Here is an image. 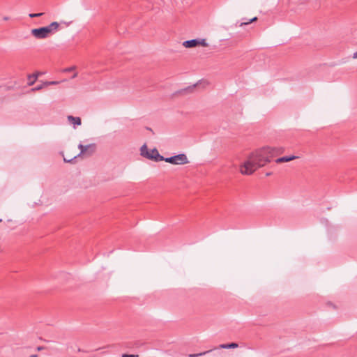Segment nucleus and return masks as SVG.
I'll return each mask as SVG.
<instances>
[{
    "label": "nucleus",
    "mask_w": 357,
    "mask_h": 357,
    "mask_svg": "<svg viewBox=\"0 0 357 357\" xmlns=\"http://www.w3.org/2000/svg\"><path fill=\"white\" fill-rule=\"evenodd\" d=\"M282 147L266 146L252 153L246 161L241 166L243 174L250 175L258 168L271 162V159L283 152Z\"/></svg>",
    "instance_id": "nucleus-1"
},
{
    "label": "nucleus",
    "mask_w": 357,
    "mask_h": 357,
    "mask_svg": "<svg viewBox=\"0 0 357 357\" xmlns=\"http://www.w3.org/2000/svg\"><path fill=\"white\" fill-rule=\"evenodd\" d=\"M140 154L142 156L155 162L162 161L164 159V157L159 153L157 149L154 148L149 151L146 144L141 147Z\"/></svg>",
    "instance_id": "nucleus-2"
},
{
    "label": "nucleus",
    "mask_w": 357,
    "mask_h": 357,
    "mask_svg": "<svg viewBox=\"0 0 357 357\" xmlns=\"http://www.w3.org/2000/svg\"><path fill=\"white\" fill-rule=\"evenodd\" d=\"M78 149L80 150V153L77 155L75 156L73 158H71L70 160H67L66 158H63V160L66 162H72L75 158L82 155L91 156L96 151V144L92 143L88 145H83L82 144L80 143L78 145Z\"/></svg>",
    "instance_id": "nucleus-3"
},
{
    "label": "nucleus",
    "mask_w": 357,
    "mask_h": 357,
    "mask_svg": "<svg viewBox=\"0 0 357 357\" xmlns=\"http://www.w3.org/2000/svg\"><path fill=\"white\" fill-rule=\"evenodd\" d=\"M163 160L173 165H185L189 162L186 155L184 153H180L168 158L164 157Z\"/></svg>",
    "instance_id": "nucleus-4"
},
{
    "label": "nucleus",
    "mask_w": 357,
    "mask_h": 357,
    "mask_svg": "<svg viewBox=\"0 0 357 357\" xmlns=\"http://www.w3.org/2000/svg\"><path fill=\"white\" fill-rule=\"evenodd\" d=\"M31 34L37 39H44L47 38L51 33L47 26H43L32 29Z\"/></svg>",
    "instance_id": "nucleus-5"
},
{
    "label": "nucleus",
    "mask_w": 357,
    "mask_h": 357,
    "mask_svg": "<svg viewBox=\"0 0 357 357\" xmlns=\"http://www.w3.org/2000/svg\"><path fill=\"white\" fill-rule=\"evenodd\" d=\"M183 45L186 48H192V47H197L198 45H202L203 47H207L208 44L206 42L205 39L196 38V39H192V40H188L184 41L183 43Z\"/></svg>",
    "instance_id": "nucleus-6"
},
{
    "label": "nucleus",
    "mask_w": 357,
    "mask_h": 357,
    "mask_svg": "<svg viewBox=\"0 0 357 357\" xmlns=\"http://www.w3.org/2000/svg\"><path fill=\"white\" fill-rule=\"evenodd\" d=\"M298 156L296 155H286L283 157L278 158L275 160L276 163H281V162H287L289 161H291L294 159L298 158Z\"/></svg>",
    "instance_id": "nucleus-7"
},
{
    "label": "nucleus",
    "mask_w": 357,
    "mask_h": 357,
    "mask_svg": "<svg viewBox=\"0 0 357 357\" xmlns=\"http://www.w3.org/2000/svg\"><path fill=\"white\" fill-rule=\"evenodd\" d=\"M59 26H60V24L59 22H53L50 24H49L48 26H46L49 29L51 34H53L59 30Z\"/></svg>",
    "instance_id": "nucleus-8"
},
{
    "label": "nucleus",
    "mask_w": 357,
    "mask_h": 357,
    "mask_svg": "<svg viewBox=\"0 0 357 357\" xmlns=\"http://www.w3.org/2000/svg\"><path fill=\"white\" fill-rule=\"evenodd\" d=\"M68 120L71 124H73L74 126H80L82 123V121L79 117H75L70 115L68 116Z\"/></svg>",
    "instance_id": "nucleus-9"
},
{
    "label": "nucleus",
    "mask_w": 357,
    "mask_h": 357,
    "mask_svg": "<svg viewBox=\"0 0 357 357\" xmlns=\"http://www.w3.org/2000/svg\"><path fill=\"white\" fill-rule=\"evenodd\" d=\"M39 74H40L39 73H33V74L28 75V84L29 86H31L35 83Z\"/></svg>",
    "instance_id": "nucleus-10"
},
{
    "label": "nucleus",
    "mask_w": 357,
    "mask_h": 357,
    "mask_svg": "<svg viewBox=\"0 0 357 357\" xmlns=\"http://www.w3.org/2000/svg\"><path fill=\"white\" fill-rule=\"evenodd\" d=\"M238 347V344L236 342H231L229 344H223L220 345V348L222 349H236Z\"/></svg>",
    "instance_id": "nucleus-11"
},
{
    "label": "nucleus",
    "mask_w": 357,
    "mask_h": 357,
    "mask_svg": "<svg viewBox=\"0 0 357 357\" xmlns=\"http://www.w3.org/2000/svg\"><path fill=\"white\" fill-rule=\"evenodd\" d=\"M257 20V17H254L253 18L250 19L249 21L248 22H241L240 24V26H243L244 25H247V24H249L251 22H255Z\"/></svg>",
    "instance_id": "nucleus-12"
},
{
    "label": "nucleus",
    "mask_w": 357,
    "mask_h": 357,
    "mask_svg": "<svg viewBox=\"0 0 357 357\" xmlns=\"http://www.w3.org/2000/svg\"><path fill=\"white\" fill-rule=\"evenodd\" d=\"M43 15V13H30V14L29 15V16L31 18H34V17H41Z\"/></svg>",
    "instance_id": "nucleus-13"
},
{
    "label": "nucleus",
    "mask_w": 357,
    "mask_h": 357,
    "mask_svg": "<svg viewBox=\"0 0 357 357\" xmlns=\"http://www.w3.org/2000/svg\"><path fill=\"white\" fill-rule=\"evenodd\" d=\"M208 351H206V352H202V353H199V354H190L189 355V357H197V356H201L202 355H204L205 354H206Z\"/></svg>",
    "instance_id": "nucleus-14"
},
{
    "label": "nucleus",
    "mask_w": 357,
    "mask_h": 357,
    "mask_svg": "<svg viewBox=\"0 0 357 357\" xmlns=\"http://www.w3.org/2000/svg\"><path fill=\"white\" fill-rule=\"evenodd\" d=\"M45 86L44 83L43 84H40L39 86H36L35 88L32 89V91H38L43 88V86Z\"/></svg>",
    "instance_id": "nucleus-15"
},
{
    "label": "nucleus",
    "mask_w": 357,
    "mask_h": 357,
    "mask_svg": "<svg viewBox=\"0 0 357 357\" xmlns=\"http://www.w3.org/2000/svg\"><path fill=\"white\" fill-rule=\"evenodd\" d=\"M57 83H58L57 82L52 81V82H46L44 83V84L45 86H49V85H52V84H56Z\"/></svg>",
    "instance_id": "nucleus-16"
},
{
    "label": "nucleus",
    "mask_w": 357,
    "mask_h": 357,
    "mask_svg": "<svg viewBox=\"0 0 357 357\" xmlns=\"http://www.w3.org/2000/svg\"><path fill=\"white\" fill-rule=\"evenodd\" d=\"M122 357H139L138 355H135V354H123L122 355Z\"/></svg>",
    "instance_id": "nucleus-17"
},
{
    "label": "nucleus",
    "mask_w": 357,
    "mask_h": 357,
    "mask_svg": "<svg viewBox=\"0 0 357 357\" xmlns=\"http://www.w3.org/2000/svg\"><path fill=\"white\" fill-rule=\"evenodd\" d=\"M75 69V66H72V67H70V68H66L64 70V71L66 72H70V71H73Z\"/></svg>",
    "instance_id": "nucleus-18"
},
{
    "label": "nucleus",
    "mask_w": 357,
    "mask_h": 357,
    "mask_svg": "<svg viewBox=\"0 0 357 357\" xmlns=\"http://www.w3.org/2000/svg\"><path fill=\"white\" fill-rule=\"evenodd\" d=\"M353 58L354 59H357V51L356 52L354 53L353 54Z\"/></svg>",
    "instance_id": "nucleus-19"
},
{
    "label": "nucleus",
    "mask_w": 357,
    "mask_h": 357,
    "mask_svg": "<svg viewBox=\"0 0 357 357\" xmlns=\"http://www.w3.org/2000/svg\"><path fill=\"white\" fill-rule=\"evenodd\" d=\"M42 349H43V347H37V350H38V351H41Z\"/></svg>",
    "instance_id": "nucleus-20"
},
{
    "label": "nucleus",
    "mask_w": 357,
    "mask_h": 357,
    "mask_svg": "<svg viewBox=\"0 0 357 357\" xmlns=\"http://www.w3.org/2000/svg\"><path fill=\"white\" fill-rule=\"evenodd\" d=\"M77 73H74V75L72 76V78H75V77H77Z\"/></svg>",
    "instance_id": "nucleus-21"
},
{
    "label": "nucleus",
    "mask_w": 357,
    "mask_h": 357,
    "mask_svg": "<svg viewBox=\"0 0 357 357\" xmlns=\"http://www.w3.org/2000/svg\"><path fill=\"white\" fill-rule=\"evenodd\" d=\"M8 19H9V17H3V20H8Z\"/></svg>",
    "instance_id": "nucleus-22"
},
{
    "label": "nucleus",
    "mask_w": 357,
    "mask_h": 357,
    "mask_svg": "<svg viewBox=\"0 0 357 357\" xmlns=\"http://www.w3.org/2000/svg\"><path fill=\"white\" fill-rule=\"evenodd\" d=\"M38 356L36 354H33L30 357H37Z\"/></svg>",
    "instance_id": "nucleus-23"
},
{
    "label": "nucleus",
    "mask_w": 357,
    "mask_h": 357,
    "mask_svg": "<svg viewBox=\"0 0 357 357\" xmlns=\"http://www.w3.org/2000/svg\"><path fill=\"white\" fill-rule=\"evenodd\" d=\"M271 174V172H268V173H266V176H270Z\"/></svg>",
    "instance_id": "nucleus-24"
},
{
    "label": "nucleus",
    "mask_w": 357,
    "mask_h": 357,
    "mask_svg": "<svg viewBox=\"0 0 357 357\" xmlns=\"http://www.w3.org/2000/svg\"><path fill=\"white\" fill-rule=\"evenodd\" d=\"M66 26L69 25V23L63 22Z\"/></svg>",
    "instance_id": "nucleus-25"
},
{
    "label": "nucleus",
    "mask_w": 357,
    "mask_h": 357,
    "mask_svg": "<svg viewBox=\"0 0 357 357\" xmlns=\"http://www.w3.org/2000/svg\"><path fill=\"white\" fill-rule=\"evenodd\" d=\"M1 221H2V220H1V219H0V222H1Z\"/></svg>",
    "instance_id": "nucleus-26"
}]
</instances>
